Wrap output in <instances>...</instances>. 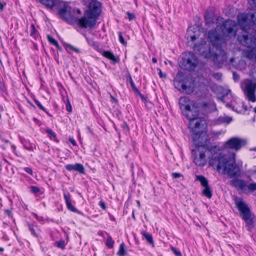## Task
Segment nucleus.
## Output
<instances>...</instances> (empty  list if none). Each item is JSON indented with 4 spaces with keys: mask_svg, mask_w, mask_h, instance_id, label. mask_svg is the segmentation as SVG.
<instances>
[{
    "mask_svg": "<svg viewBox=\"0 0 256 256\" xmlns=\"http://www.w3.org/2000/svg\"><path fill=\"white\" fill-rule=\"evenodd\" d=\"M208 38L212 45L213 49H216V52L212 50L210 42L208 43L202 39L200 43L194 44V51L204 58L212 61L216 66L223 64L226 58V53L222 50L224 40L216 30L210 31Z\"/></svg>",
    "mask_w": 256,
    "mask_h": 256,
    "instance_id": "nucleus-1",
    "label": "nucleus"
},
{
    "mask_svg": "<svg viewBox=\"0 0 256 256\" xmlns=\"http://www.w3.org/2000/svg\"><path fill=\"white\" fill-rule=\"evenodd\" d=\"M217 146L212 148L210 151L214 154L210 160V165L219 173L227 174L230 178H238L241 175V170L235 160H230L225 154L216 152Z\"/></svg>",
    "mask_w": 256,
    "mask_h": 256,
    "instance_id": "nucleus-2",
    "label": "nucleus"
},
{
    "mask_svg": "<svg viewBox=\"0 0 256 256\" xmlns=\"http://www.w3.org/2000/svg\"><path fill=\"white\" fill-rule=\"evenodd\" d=\"M102 12V4L96 0H92L88 9L84 12V16L78 20V26L81 28H93Z\"/></svg>",
    "mask_w": 256,
    "mask_h": 256,
    "instance_id": "nucleus-3",
    "label": "nucleus"
},
{
    "mask_svg": "<svg viewBox=\"0 0 256 256\" xmlns=\"http://www.w3.org/2000/svg\"><path fill=\"white\" fill-rule=\"evenodd\" d=\"M194 128H190L192 133V138L196 148L209 150L208 146L210 144V138L206 130L208 126L206 121L202 122V123Z\"/></svg>",
    "mask_w": 256,
    "mask_h": 256,
    "instance_id": "nucleus-4",
    "label": "nucleus"
},
{
    "mask_svg": "<svg viewBox=\"0 0 256 256\" xmlns=\"http://www.w3.org/2000/svg\"><path fill=\"white\" fill-rule=\"evenodd\" d=\"M56 8L58 10V15L61 19L70 25L74 24H77L78 25L79 18H77L74 16L75 11L72 10L68 3L60 0Z\"/></svg>",
    "mask_w": 256,
    "mask_h": 256,
    "instance_id": "nucleus-5",
    "label": "nucleus"
},
{
    "mask_svg": "<svg viewBox=\"0 0 256 256\" xmlns=\"http://www.w3.org/2000/svg\"><path fill=\"white\" fill-rule=\"evenodd\" d=\"M200 112V108L197 106L194 102L192 106H190L188 110L182 112V114L190 120L189 128H192L194 130V128H196V126L202 123V122L206 121L204 118H198Z\"/></svg>",
    "mask_w": 256,
    "mask_h": 256,
    "instance_id": "nucleus-6",
    "label": "nucleus"
},
{
    "mask_svg": "<svg viewBox=\"0 0 256 256\" xmlns=\"http://www.w3.org/2000/svg\"><path fill=\"white\" fill-rule=\"evenodd\" d=\"M236 204L244 220L245 221L249 228L253 226L254 224V216L252 214L250 208L242 198L236 201Z\"/></svg>",
    "mask_w": 256,
    "mask_h": 256,
    "instance_id": "nucleus-7",
    "label": "nucleus"
},
{
    "mask_svg": "<svg viewBox=\"0 0 256 256\" xmlns=\"http://www.w3.org/2000/svg\"><path fill=\"white\" fill-rule=\"evenodd\" d=\"M198 64L196 56L192 52H186L182 54V60L180 62V68L189 72L194 70Z\"/></svg>",
    "mask_w": 256,
    "mask_h": 256,
    "instance_id": "nucleus-8",
    "label": "nucleus"
},
{
    "mask_svg": "<svg viewBox=\"0 0 256 256\" xmlns=\"http://www.w3.org/2000/svg\"><path fill=\"white\" fill-rule=\"evenodd\" d=\"M238 24L243 31H248L256 25V14H242L238 16Z\"/></svg>",
    "mask_w": 256,
    "mask_h": 256,
    "instance_id": "nucleus-9",
    "label": "nucleus"
},
{
    "mask_svg": "<svg viewBox=\"0 0 256 256\" xmlns=\"http://www.w3.org/2000/svg\"><path fill=\"white\" fill-rule=\"evenodd\" d=\"M241 88L244 92L246 99L252 102H256V84L250 80H248L241 85Z\"/></svg>",
    "mask_w": 256,
    "mask_h": 256,
    "instance_id": "nucleus-10",
    "label": "nucleus"
},
{
    "mask_svg": "<svg viewBox=\"0 0 256 256\" xmlns=\"http://www.w3.org/2000/svg\"><path fill=\"white\" fill-rule=\"evenodd\" d=\"M223 34L227 37H235L238 32V24L233 20L224 21L220 28Z\"/></svg>",
    "mask_w": 256,
    "mask_h": 256,
    "instance_id": "nucleus-11",
    "label": "nucleus"
},
{
    "mask_svg": "<svg viewBox=\"0 0 256 256\" xmlns=\"http://www.w3.org/2000/svg\"><path fill=\"white\" fill-rule=\"evenodd\" d=\"M238 40L242 46L247 48L256 47V36L249 34L248 31H242L238 34Z\"/></svg>",
    "mask_w": 256,
    "mask_h": 256,
    "instance_id": "nucleus-12",
    "label": "nucleus"
},
{
    "mask_svg": "<svg viewBox=\"0 0 256 256\" xmlns=\"http://www.w3.org/2000/svg\"><path fill=\"white\" fill-rule=\"evenodd\" d=\"M207 150L196 148L192 150L194 163L200 167H204L207 162L206 152Z\"/></svg>",
    "mask_w": 256,
    "mask_h": 256,
    "instance_id": "nucleus-13",
    "label": "nucleus"
},
{
    "mask_svg": "<svg viewBox=\"0 0 256 256\" xmlns=\"http://www.w3.org/2000/svg\"><path fill=\"white\" fill-rule=\"evenodd\" d=\"M246 143V141L244 140L238 138H232L227 141L224 145V148L226 150H232L238 152L245 146Z\"/></svg>",
    "mask_w": 256,
    "mask_h": 256,
    "instance_id": "nucleus-14",
    "label": "nucleus"
},
{
    "mask_svg": "<svg viewBox=\"0 0 256 256\" xmlns=\"http://www.w3.org/2000/svg\"><path fill=\"white\" fill-rule=\"evenodd\" d=\"M196 180L200 181L202 186L204 188L202 192L203 196L208 198H211L212 196V193L208 180L203 176H196Z\"/></svg>",
    "mask_w": 256,
    "mask_h": 256,
    "instance_id": "nucleus-15",
    "label": "nucleus"
},
{
    "mask_svg": "<svg viewBox=\"0 0 256 256\" xmlns=\"http://www.w3.org/2000/svg\"><path fill=\"white\" fill-rule=\"evenodd\" d=\"M200 35V32L196 30L194 28H189L188 30L186 36V38L189 43L190 42L194 43L195 41L198 39Z\"/></svg>",
    "mask_w": 256,
    "mask_h": 256,
    "instance_id": "nucleus-16",
    "label": "nucleus"
},
{
    "mask_svg": "<svg viewBox=\"0 0 256 256\" xmlns=\"http://www.w3.org/2000/svg\"><path fill=\"white\" fill-rule=\"evenodd\" d=\"M230 184L238 190L246 192L247 190V184L246 181L240 179H234L230 181Z\"/></svg>",
    "mask_w": 256,
    "mask_h": 256,
    "instance_id": "nucleus-17",
    "label": "nucleus"
},
{
    "mask_svg": "<svg viewBox=\"0 0 256 256\" xmlns=\"http://www.w3.org/2000/svg\"><path fill=\"white\" fill-rule=\"evenodd\" d=\"M194 102L187 96L182 97L179 100V106L182 112L188 110L190 106H192Z\"/></svg>",
    "mask_w": 256,
    "mask_h": 256,
    "instance_id": "nucleus-18",
    "label": "nucleus"
},
{
    "mask_svg": "<svg viewBox=\"0 0 256 256\" xmlns=\"http://www.w3.org/2000/svg\"><path fill=\"white\" fill-rule=\"evenodd\" d=\"M66 168L69 172H76L80 174H85V168L81 164L76 163L74 164H68L66 166Z\"/></svg>",
    "mask_w": 256,
    "mask_h": 256,
    "instance_id": "nucleus-19",
    "label": "nucleus"
},
{
    "mask_svg": "<svg viewBox=\"0 0 256 256\" xmlns=\"http://www.w3.org/2000/svg\"><path fill=\"white\" fill-rule=\"evenodd\" d=\"M202 109L206 114L217 110L216 104L214 102L203 103L202 104Z\"/></svg>",
    "mask_w": 256,
    "mask_h": 256,
    "instance_id": "nucleus-20",
    "label": "nucleus"
},
{
    "mask_svg": "<svg viewBox=\"0 0 256 256\" xmlns=\"http://www.w3.org/2000/svg\"><path fill=\"white\" fill-rule=\"evenodd\" d=\"M102 54L104 58L111 60V64H116L120 62V58L119 56H116L114 54L110 51H104L102 52Z\"/></svg>",
    "mask_w": 256,
    "mask_h": 256,
    "instance_id": "nucleus-21",
    "label": "nucleus"
},
{
    "mask_svg": "<svg viewBox=\"0 0 256 256\" xmlns=\"http://www.w3.org/2000/svg\"><path fill=\"white\" fill-rule=\"evenodd\" d=\"M204 20L206 25L208 26L214 24V12L212 9H208L206 10L204 16Z\"/></svg>",
    "mask_w": 256,
    "mask_h": 256,
    "instance_id": "nucleus-22",
    "label": "nucleus"
},
{
    "mask_svg": "<svg viewBox=\"0 0 256 256\" xmlns=\"http://www.w3.org/2000/svg\"><path fill=\"white\" fill-rule=\"evenodd\" d=\"M64 196L66 200L68 209L74 212L80 213V212L72 204L71 196L70 194L67 195L66 194H64Z\"/></svg>",
    "mask_w": 256,
    "mask_h": 256,
    "instance_id": "nucleus-23",
    "label": "nucleus"
},
{
    "mask_svg": "<svg viewBox=\"0 0 256 256\" xmlns=\"http://www.w3.org/2000/svg\"><path fill=\"white\" fill-rule=\"evenodd\" d=\"M244 51V56L250 60H256V47Z\"/></svg>",
    "mask_w": 256,
    "mask_h": 256,
    "instance_id": "nucleus-24",
    "label": "nucleus"
},
{
    "mask_svg": "<svg viewBox=\"0 0 256 256\" xmlns=\"http://www.w3.org/2000/svg\"><path fill=\"white\" fill-rule=\"evenodd\" d=\"M28 227V228L29 230L31 232V234L34 237L38 238L39 234L36 232V230L40 231L39 226H38L36 222L30 224V222L27 223Z\"/></svg>",
    "mask_w": 256,
    "mask_h": 256,
    "instance_id": "nucleus-25",
    "label": "nucleus"
},
{
    "mask_svg": "<svg viewBox=\"0 0 256 256\" xmlns=\"http://www.w3.org/2000/svg\"><path fill=\"white\" fill-rule=\"evenodd\" d=\"M232 120V118L227 116H220L218 118L214 120V123L216 125L222 124H229Z\"/></svg>",
    "mask_w": 256,
    "mask_h": 256,
    "instance_id": "nucleus-26",
    "label": "nucleus"
},
{
    "mask_svg": "<svg viewBox=\"0 0 256 256\" xmlns=\"http://www.w3.org/2000/svg\"><path fill=\"white\" fill-rule=\"evenodd\" d=\"M41 4L50 8H56L60 0H40Z\"/></svg>",
    "mask_w": 256,
    "mask_h": 256,
    "instance_id": "nucleus-27",
    "label": "nucleus"
},
{
    "mask_svg": "<svg viewBox=\"0 0 256 256\" xmlns=\"http://www.w3.org/2000/svg\"><path fill=\"white\" fill-rule=\"evenodd\" d=\"M20 142L24 148L28 151L34 152V149H36L34 144H31L29 140H27L24 138H20Z\"/></svg>",
    "mask_w": 256,
    "mask_h": 256,
    "instance_id": "nucleus-28",
    "label": "nucleus"
},
{
    "mask_svg": "<svg viewBox=\"0 0 256 256\" xmlns=\"http://www.w3.org/2000/svg\"><path fill=\"white\" fill-rule=\"evenodd\" d=\"M179 86H180L182 90L186 94H190L192 93L194 91V87L191 86H188L186 83L184 82H180Z\"/></svg>",
    "mask_w": 256,
    "mask_h": 256,
    "instance_id": "nucleus-29",
    "label": "nucleus"
},
{
    "mask_svg": "<svg viewBox=\"0 0 256 256\" xmlns=\"http://www.w3.org/2000/svg\"><path fill=\"white\" fill-rule=\"evenodd\" d=\"M142 235L146 239L147 242L150 244H154V241L153 240L152 236L150 234V233H148V232L146 231H143L142 232Z\"/></svg>",
    "mask_w": 256,
    "mask_h": 256,
    "instance_id": "nucleus-30",
    "label": "nucleus"
},
{
    "mask_svg": "<svg viewBox=\"0 0 256 256\" xmlns=\"http://www.w3.org/2000/svg\"><path fill=\"white\" fill-rule=\"evenodd\" d=\"M66 51L70 54H72L74 52L76 54H80V49L72 46L70 44H66Z\"/></svg>",
    "mask_w": 256,
    "mask_h": 256,
    "instance_id": "nucleus-31",
    "label": "nucleus"
},
{
    "mask_svg": "<svg viewBox=\"0 0 256 256\" xmlns=\"http://www.w3.org/2000/svg\"><path fill=\"white\" fill-rule=\"evenodd\" d=\"M46 133L48 134V136L51 140L58 142L56 134L52 130L48 128L46 130Z\"/></svg>",
    "mask_w": 256,
    "mask_h": 256,
    "instance_id": "nucleus-32",
    "label": "nucleus"
},
{
    "mask_svg": "<svg viewBox=\"0 0 256 256\" xmlns=\"http://www.w3.org/2000/svg\"><path fill=\"white\" fill-rule=\"evenodd\" d=\"M230 93H231V90H228V92H227L226 94H224L222 98V100L226 104V106L231 108L232 107V104H229L228 102L227 101V98L229 97V96H231V94L230 95Z\"/></svg>",
    "mask_w": 256,
    "mask_h": 256,
    "instance_id": "nucleus-33",
    "label": "nucleus"
},
{
    "mask_svg": "<svg viewBox=\"0 0 256 256\" xmlns=\"http://www.w3.org/2000/svg\"><path fill=\"white\" fill-rule=\"evenodd\" d=\"M34 102H35L36 106L42 111L45 112L49 116L52 117V116L48 112L46 109L41 104V103L36 99L34 100Z\"/></svg>",
    "mask_w": 256,
    "mask_h": 256,
    "instance_id": "nucleus-34",
    "label": "nucleus"
},
{
    "mask_svg": "<svg viewBox=\"0 0 256 256\" xmlns=\"http://www.w3.org/2000/svg\"><path fill=\"white\" fill-rule=\"evenodd\" d=\"M125 244L123 242L120 244L118 254V256H125L126 251L125 250Z\"/></svg>",
    "mask_w": 256,
    "mask_h": 256,
    "instance_id": "nucleus-35",
    "label": "nucleus"
},
{
    "mask_svg": "<svg viewBox=\"0 0 256 256\" xmlns=\"http://www.w3.org/2000/svg\"><path fill=\"white\" fill-rule=\"evenodd\" d=\"M54 246L62 250L66 249V244L64 240H60L54 243Z\"/></svg>",
    "mask_w": 256,
    "mask_h": 256,
    "instance_id": "nucleus-36",
    "label": "nucleus"
},
{
    "mask_svg": "<svg viewBox=\"0 0 256 256\" xmlns=\"http://www.w3.org/2000/svg\"><path fill=\"white\" fill-rule=\"evenodd\" d=\"M30 36L36 39L37 37L38 36V31L34 24H32L31 26Z\"/></svg>",
    "mask_w": 256,
    "mask_h": 256,
    "instance_id": "nucleus-37",
    "label": "nucleus"
},
{
    "mask_svg": "<svg viewBox=\"0 0 256 256\" xmlns=\"http://www.w3.org/2000/svg\"><path fill=\"white\" fill-rule=\"evenodd\" d=\"M30 192L35 194H42L41 192L40 189L36 186H31L30 187Z\"/></svg>",
    "mask_w": 256,
    "mask_h": 256,
    "instance_id": "nucleus-38",
    "label": "nucleus"
},
{
    "mask_svg": "<svg viewBox=\"0 0 256 256\" xmlns=\"http://www.w3.org/2000/svg\"><path fill=\"white\" fill-rule=\"evenodd\" d=\"M0 92L2 94H7L8 90L4 83L0 80Z\"/></svg>",
    "mask_w": 256,
    "mask_h": 256,
    "instance_id": "nucleus-39",
    "label": "nucleus"
},
{
    "mask_svg": "<svg viewBox=\"0 0 256 256\" xmlns=\"http://www.w3.org/2000/svg\"><path fill=\"white\" fill-rule=\"evenodd\" d=\"M114 244V242L112 240V238L108 236V238L106 240V246L110 248H112Z\"/></svg>",
    "mask_w": 256,
    "mask_h": 256,
    "instance_id": "nucleus-40",
    "label": "nucleus"
},
{
    "mask_svg": "<svg viewBox=\"0 0 256 256\" xmlns=\"http://www.w3.org/2000/svg\"><path fill=\"white\" fill-rule=\"evenodd\" d=\"M130 80V86L133 89V90L136 92H138V89L136 88L134 83V82L132 80V78L130 74L128 76V80Z\"/></svg>",
    "mask_w": 256,
    "mask_h": 256,
    "instance_id": "nucleus-41",
    "label": "nucleus"
},
{
    "mask_svg": "<svg viewBox=\"0 0 256 256\" xmlns=\"http://www.w3.org/2000/svg\"><path fill=\"white\" fill-rule=\"evenodd\" d=\"M48 40L50 44H52L58 46V42L54 38L50 36V35L48 36Z\"/></svg>",
    "mask_w": 256,
    "mask_h": 256,
    "instance_id": "nucleus-42",
    "label": "nucleus"
},
{
    "mask_svg": "<svg viewBox=\"0 0 256 256\" xmlns=\"http://www.w3.org/2000/svg\"><path fill=\"white\" fill-rule=\"evenodd\" d=\"M118 38H119V40H120V42L124 46H126L127 43L124 40V38L123 36V35H122V32H119L118 33Z\"/></svg>",
    "mask_w": 256,
    "mask_h": 256,
    "instance_id": "nucleus-43",
    "label": "nucleus"
},
{
    "mask_svg": "<svg viewBox=\"0 0 256 256\" xmlns=\"http://www.w3.org/2000/svg\"><path fill=\"white\" fill-rule=\"evenodd\" d=\"M247 188L250 192L256 191V184H250L249 185H247Z\"/></svg>",
    "mask_w": 256,
    "mask_h": 256,
    "instance_id": "nucleus-44",
    "label": "nucleus"
},
{
    "mask_svg": "<svg viewBox=\"0 0 256 256\" xmlns=\"http://www.w3.org/2000/svg\"><path fill=\"white\" fill-rule=\"evenodd\" d=\"M248 4L252 9L256 10V0H248Z\"/></svg>",
    "mask_w": 256,
    "mask_h": 256,
    "instance_id": "nucleus-45",
    "label": "nucleus"
},
{
    "mask_svg": "<svg viewBox=\"0 0 256 256\" xmlns=\"http://www.w3.org/2000/svg\"><path fill=\"white\" fill-rule=\"evenodd\" d=\"M171 250H172V252L175 254L176 256H182L181 252L179 250H178L177 248H176L173 246H172Z\"/></svg>",
    "mask_w": 256,
    "mask_h": 256,
    "instance_id": "nucleus-46",
    "label": "nucleus"
},
{
    "mask_svg": "<svg viewBox=\"0 0 256 256\" xmlns=\"http://www.w3.org/2000/svg\"><path fill=\"white\" fill-rule=\"evenodd\" d=\"M122 128L125 130L126 132H130V128L126 122H124L122 125Z\"/></svg>",
    "mask_w": 256,
    "mask_h": 256,
    "instance_id": "nucleus-47",
    "label": "nucleus"
},
{
    "mask_svg": "<svg viewBox=\"0 0 256 256\" xmlns=\"http://www.w3.org/2000/svg\"><path fill=\"white\" fill-rule=\"evenodd\" d=\"M126 14L128 16V19L130 20V21H132L136 18V16L133 14H132L130 12H127Z\"/></svg>",
    "mask_w": 256,
    "mask_h": 256,
    "instance_id": "nucleus-48",
    "label": "nucleus"
},
{
    "mask_svg": "<svg viewBox=\"0 0 256 256\" xmlns=\"http://www.w3.org/2000/svg\"><path fill=\"white\" fill-rule=\"evenodd\" d=\"M172 176L174 178H178L182 176V174L177 172L172 173Z\"/></svg>",
    "mask_w": 256,
    "mask_h": 256,
    "instance_id": "nucleus-49",
    "label": "nucleus"
},
{
    "mask_svg": "<svg viewBox=\"0 0 256 256\" xmlns=\"http://www.w3.org/2000/svg\"><path fill=\"white\" fill-rule=\"evenodd\" d=\"M24 170L28 174H30L32 176H33V170H32L31 168H24Z\"/></svg>",
    "mask_w": 256,
    "mask_h": 256,
    "instance_id": "nucleus-50",
    "label": "nucleus"
},
{
    "mask_svg": "<svg viewBox=\"0 0 256 256\" xmlns=\"http://www.w3.org/2000/svg\"><path fill=\"white\" fill-rule=\"evenodd\" d=\"M98 204L102 210H106V204L104 201L102 200V201L100 202Z\"/></svg>",
    "mask_w": 256,
    "mask_h": 256,
    "instance_id": "nucleus-51",
    "label": "nucleus"
},
{
    "mask_svg": "<svg viewBox=\"0 0 256 256\" xmlns=\"http://www.w3.org/2000/svg\"><path fill=\"white\" fill-rule=\"evenodd\" d=\"M213 76L216 80H220L222 77V74L220 73L214 74Z\"/></svg>",
    "mask_w": 256,
    "mask_h": 256,
    "instance_id": "nucleus-52",
    "label": "nucleus"
},
{
    "mask_svg": "<svg viewBox=\"0 0 256 256\" xmlns=\"http://www.w3.org/2000/svg\"><path fill=\"white\" fill-rule=\"evenodd\" d=\"M69 142L73 145V146H77L76 142L73 138H70Z\"/></svg>",
    "mask_w": 256,
    "mask_h": 256,
    "instance_id": "nucleus-53",
    "label": "nucleus"
},
{
    "mask_svg": "<svg viewBox=\"0 0 256 256\" xmlns=\"http://www.w3.org/2000/svg\"><path fill=\"white\" fill-rule=\"evenodd\" d=\"M66 110L69 112H72V106L69 102L68 104H66Z\"/></svg>",
    "mask_w": 256,
    "mask_h": 256,
    "instance_id": "nucleus-54",
    "label": "nucleus"
},
{
    "mask_svg": "<svg viewBox=\"0 0 256 256\" xmlns=\"http://www.w3.org/2000/svg\"><path fill=\"white\" fill-rule=\"evenodd\" d=\"M6 6V4L4 3V2H2L0 0V11H3L4 10V6Z\"/></svg>",
    "mask_w": 256,
    "mask_h": 256,
    "instance_id": "nucleus-55",
    "label": "nucleus"
},
{
    "mask_svg": "<svg viewBox=\"0 0 256 256\" xmlns=\"http://www.w3.org/2000/svg\"><path fill=\"white\" fill-rule=\"evenodd\" d=\"M136 93L139 95V96H140V98L142 100H143V101L146 100V98H145L144 96L142 94L139 90H138V92H136Z\"/></svg>",
    "mask_w": 256,
    "mask_h": 256,
    "instance_id": "nucleus-56",
    "label": "nucleus"
},
{
    "mask_svg": "<svg viewBox=\"0 0 256 256\" xmlns=\"http://www.w3.org/2000/svg\"><path fill=\"white\" fill-rule=\"evenodd\" d=\"M233 76H234V80H238L240 79L239 75L236 74V72H234Z\"/></svg>",
    "mask_w": 256,
    "mask_h": 256,
    "instance_id": "nucleus-57",
    "label": "nucleus"
},
{
    "mask_svg": "<svg viewBox=\"0 0 256 256\" xmlns=\"http://www.w3.org/2000/svg\"><path fill=\"white\" fill-rule=\"evenodd\" d=\"M86 40L90 45L92 46H94V40H90L88 38H87Z\"/></svg>",
    "mask_w": 256,
    "mask_h": 256,
    "instance_id": "nucleus-58",
    "label": "nucleus"
},
{
    "mask_svg": "<svg viewBox=\"0 0 256 256\" xmlns=\"http://www.w3.org/2000/svg\"><path fill=\"white\" fill-rule=\"evenodd\" d=\"M35 216L38 221H39V222H43L44 221V218L42 217H40L36 214H35Z\"/></svg>",
    "mask_w": 256,
    "mask_h": 256,
    "instance_id": "nucleus-59",
    "label": "nucleus"
},
{
    "mask_svg": "<svg viewBox=\"0 0 256 256\" xmlns=\"http://www.w3.org/2000/svg\"><path fill=\"white\" fill-rule=\"evenodd\" d=\"M110 218L112 221L116 222V218L114 217L111 214H109Z\"/></svg>",
    "mask_w": 256,
    "mask_h": 256,
    "instance_id": "nucleus-60",
    "label": "nucleus"
},
{
    "mask_svg": "<svg viewBox=\"0 0 256 256\" xmlns=\"http://www.w3.org/2000/svg\"><path fill=\"white\" fill-rule=\"evenodd\" d=\"M152 62L154 64H156L157 62V60L156 58H152Z\"/></svg>",
    "mask_w": 256,
    "mask_h": 256,
    "instance_id": "nucleus-61",
    "label": "nucleus"
},
{
    "mask_svg": "<svg viewBox=\"0 0 256 256\" xmlns=\"http://www.w3.org/2000/svg\"><path fill=\"white\" fill-rule=\"evenodd\" d=\"M76 12L78 14H82V12L80 9L76 10Z\"/></svg>",
    "mask_w": 256,
    "mask_h": 256,
    "instance_id": "nucleus-62",
    "label": "nucleus"
},
{
    "mask_svg": "<svg viewBox=\"0 0 256 256\" xmlns=\"http://www.w3.org/2000/svg\"><path fill=\"white\" fill-rule=\"evenodd\" d=\"M132 217V218L134 219V220H136V216H135V215H134V211H133Z\"/></svg>",
    "mask_w": 256,
    "mask_h": 256,
    "instance_id": "nucleus-63",
    "label": "nucleus"
},
{
    "mask_svg": "<svg viewBox=\"0 0 256 256\" xmlns=\"http://www.w3.org/2000/svg\"><path fill=\"white\" fill-rule=\"evenodd\" d=\"M56 48L58 50H62V48L60 47V44H58V46H56Z\"/></svg>",
    "mask_w": 256,
    "mask_h": 256,
    "instance_id": "nucleus-64",
    "label": "nucleus"
}]
</instances>
